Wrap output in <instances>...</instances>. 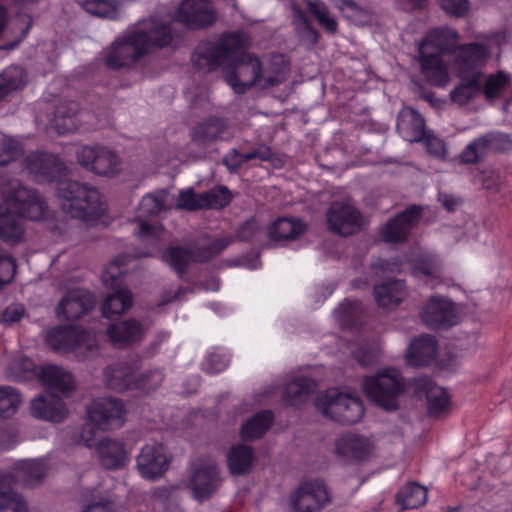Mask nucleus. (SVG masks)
Here are the masks:
<instances>
[{
  "label": "nucleus",
  "instance_id": "nucleus-3",
  "mask_svg": "<svg viewBox=\"0 0 512 512\" xmlns=\"http://www.w3.org/2000/svg\"><path fill=\"white\" fill-rule=\"evenodd\" d=\"M247 39L227 57L225 80L239 94L245 93L254 85L261 84L262 63L254 54L244 51Z\"/></svg>",
  "mask_w": 512,
  "mask_h": 512
},
{
  "label": "nucleus",
  "instance_id": "nucleus-10",
  "mask_svg": "<svg viewBox=\"0 0 512 512\" xmlns=\"http://www.w3.org/2000/svg\"><path fill=\"white\" fill-rule=\"evenodd\" d=\"M222 477L218 465L213 460L195 463L188 480V488L198 503L211 498L220 488Z\"/></svg>",
  "mask_w": 512,
  "mask_h": 512
},
{
  "label": "nucleus",
  "instance_id": "nucleus-21",
  "mask_svg": "<svg viewBox=\"0 0 512 512\" xmlns=\"http://www.w3.org/2000/svg\"><path fill=\"white\" fill-rule=\"evenodd\" d=\"M423 322L430 328H447L456 323L454 304L440 297H432L423 307L421 314Z\"/></svg>",
  "mask_w": 512,
  "mask_h": 512
},
{
  "label": "nucleus",
  "instance_id": "nucleus-48",
  "mask_svg": "<svg viewBox=\"0 0 512 512\" xmlns=\"http://www.w3.org/2000/svg\"><path fill=\"white\" fill-rule=\"evenodd\" d=\"M40 367L27 357L14 359L7 368V377L15 382H25L38 378Z\"/></svg>",
  "mask_w": 512,
  "mask_h": 512
},
{
  "label": "nucleus",
  "instance_id": "nucleus-54",
  "mask_svg": "<svg viewBox=\"0 0 512 512\" xmlns=\"http://www.w3.org/2000/svg\"><path fill=\"white\" fill-rule=\"evenodd\" d=\"M21 402L22 397L17 389L10 386H0V418L13 416Z\"/></svg>",
  "mask_w": 512,
  "mask_h": 512
},
{
  "label": "nucleus",
  "instance_id": "nucleus-49",
  "mask_svg": "<svg viewBox=\"0 0 512 512\" xmlns=\"http://www.w3.org/2000/svg\"><path fill=\"white\" fill-rule=\"evenodd\" d=\"M307 8L326 32L333 35L338 31V23L323 1L309 0Z\"/></svg>",
  "mask_w": 512,
  "mask_h": 512
},
{
  "label": "nucleus",
  "instance_id": "nucleus-13",
  "mask_svg": "<svg viewBox=\"0 0 512 512\" xmlns=\"http://www.w3.org/2000/svg\"><path fill=\"white\" fill-rule=\"evenodd\" d=\"M24 168L39 183H59L67 171L66 165L57 155L39 151L25 157Z\"/></svg>",
  "mask_w": 512,
  "mask_h": 512
},
{
  "label": "nucleus",
  "instance_id": "nucleus-9",
  "mask_svg": "<svg viewBox=\"0 0 512 512\" xmlns=\"http://www.w3.org/2000/svg\"><path fill=\"white\" fill-rule=\"evenodd\" d=\"M126 259L127 256L117 257L102 274L103 284L113 290L111 294L107 295L101 306L102 314L106 318L121 315L132 305L131 292L122 287L119 280L120 267L126 264Z\"/></svg>",
  "mask_w": 512,
  "mask_h": 512
},
{
  "label": "nucleus",
  "instance_id": "nucleus-4",
  "mask_svg": "<svg viewBox=\"0 0 512 512\" xmlns=\"http://www.w3.org/2000/svg\"><path fill=\"white\" fill-rule=\"evenodd\" d=\"M363 388L367 397L386 411L399 408L398 399L404 393L406 383L396 369H385L378 374L365 377Z\"/></svg>",
  "mask_w": 512,
  "mask_h": 512
},
{
  "label": "nucleus",
  "instance_id": "nucleus-30",
  "mask_svg": "<svg viewBox=\"0 0 512 512\" xmlns=\"http://www.w3.org/2000/svg\"><path fill=\"white\" fill-rule=\"evenodd\" d=\"M396 129L408 142H420L424 140L427 133L423 117L410 107H405L399 112Z\"/></svg>",
  "mask_w": 512,
  "mask_h": 512
},
{
  "label": "nucleus",
  "instance_id": "nucleus-24",
  "mask_svg": "<svg viewBox=\"0 0 512 512\" xmlns=\"http://www.w3.org/2000/svg\"><path fill=\"white\" fill-rule=\"evenodd\" d=\"M15 477L0 469V512H29V506L23 494L15 488Z\"/></svg>",
  "mask_w": 512,
  "mask_h": 512
},
{
  "label": "nucleus",
  "instance_id": "nucleus-34",
  "mask_svg": "<svg viewBox=\"0 0 512 512\" xmlns=\"http://www.w3.org/2000/svg\"><path fill=\"white\" fill-rule=\"evenodd\" d=\"M437 341L432 335H421L414 339L407 350V362L413 366H425L435 359Z\"/></svg>",
  "mask_w": 512,
  "mask_h": 512
},
{
  "label": "nucleus",
  "instance_id": "nucleus-26",
  "mask_svg": "<svg viewBox=\"0 0 512 512\" xmlns=\"http://www.w3.org/2000/svg\"><path fill=\"white\" fill-rule=\"evenodd\" d=\"M415 388L418 394L426 395L428 412L431 416L438 417L449 410L448 393L445 389L435 385L429 377L416 378Z\"/></svg>",
  "mask_w": 512,
  "mask_h": 512
},
{
  "label": "nucleus",
  "instance_id": "nucleus-6",
  "mask_svg": "<svg viewBox=\"0 0 512 512\" xmlns=\"http://www.w3.org/2000/svg\"><path fill=\"white\" fill-rule=\"evenodd\" d=\"M244 43V34L229 32L216 43L201 42L192 55L194 66L203 72H210L226 65L227 57Z\"/></svg>",
  "mask_w": 512,
  "mask_h": 512
},
{
  "label": "nucleus",
  "instance_id": "nucleus-22",
  "mask_svg": "<svg viewBox=\"0 0 512 512\" xmlns=\"http://www.w3.org/2000/svg\"><path fill=\"white\" fill-rule=\"evenodd\" d=\"M418 61L425 80L434 86L444 87L449 82V74L441 56L427 47L419 46Z\"/></svg>",
  "mask_w": 512,
  "mask_h": 512
},
{
  "label": "nucleus",
  "instance_id": "nucleus-46",
  "mask_svg": "<svg viewBox=\"0 0 512 512\" xmlns=\"http://www.w3.org/2000/svg\"><path fill=\"white\" fill-rule=\"evenodd\" d=\"M80 445L86 448H125L131 445L130 443L119 442L109 437L101 436L98 431L94 429L92 424L86 425L80 434Z\"/></svg>",
  "mask_w": 512,
  "mask_h": 512
},
{
  "label": "nucleus",
  "instance_id": "nucleus-23",
  "mask_svg": "<svg viewBox=\"0 0 512 512\" xmlns=\"http://www.w3.org/2000/svg\"><path fill=\"white\" fill-rule=\"evenodd\" d=\"M94 297L82 289L68 291L57 306V314L67 320H77L94 305Z\"/></svg>",
  "mask_w": 512,
  "mask_h": 512
},
{
  "label": "nucleus",
  "instance_id": "nucleus-29",
  "mask_svg": "<svg viewBox=\"0 0 512 512\" xmlns=\"http://www.w3.org/2000/svg\"><path fill=\"white\" fill-rule=\"evenodd\" d=\"M105 385L115 391L135 389L136 369L128 362H118L107 366L103 371Z\"/></svg>",
  "mask_w": 512,
  "mask_h": 512
},
{
  "label": "nucleus",
  "instance_id": "nucleus-17",
  "mask_svg": "<svg viewBox=\"0 0 512 512\" xmlns=\"http://www.w3.org/2000/svg\"><path fill=\"white\" fill-rule=\"evenodd\" d=\"M217 17L211 0H183L177 12V19L191 29L208 28Z\"/></svg>",
  "mask_w": 512,
  "mask_h": 512
},
{
  "label": "nucleus",
  "instance_id": "nucleus-45",
  "mask_svg": "<svg viewBox=\"0 0 512 512\" xmlns=\"http://www.w3.org/2000/svg\"><path fill=\"white\" fill-rule=\"evenodd\" d=\"M396 498L403 509H415L426 503L428 494L419 484L409 483L398 491Z\"/></svg>",
  "mask_w": 512,
  "mask_h": 512
},
{
  "label": "nucleus",
  "instance_id": "nucleus-50",
  "mask_svg": "<svg viewBox=\"0 0 512 512\" xmlns=\"http://www.w3.org/2000/svg\"><path fill=\"white\" fill-rule=\"evenodd\" d=\"M83 9L91 15L116 19L118 15V4L115 0H76Z\"/></svg>",
  "mask_w": 512,
  "mask_h": 512
},
{
  "label": "nucleus",
  "instance_id": "nucleus-39",
  "mask_svg": "<svg viewBox=\"0 0 512 512\" xmlns=\"http://www.w3.org/2000/svg\"><path fill=\"white\" fill-rule=\"evenodd\" d=\"M457 32L449 27H439L428 32L420 46L427 47L428 51L436 52L441 56L455 48L457 43Z\"/></svg>",
  "mask_w": 512,
  "mask_h": 512
},
{
  "label": "nucleus",
  "instance_id": "nucleus-20",
  "mask_svg": "<svg viewBox=\"0 0 512 512\" xmlns=\"http://www.w3.org/2000/svg\"><path fill=\"white\" fill-rule=\"evenodd\" d=\"M422 209L411 205L387 222L382 230V238L389 243H400L407 240L413 227L417 224Z\"/></svg>",
  "mask_w": 512,
  "mask_h": 512
},
{
  "label": "nucleus",
  "instance_id": "nucleus-59",
  "mask_svg": "<svg viewBox=\"0 0 512 512\" xmlns=\"http://www.w3.org/2000/svg\"><path fill=\"white\" fill-rule=\"evenodd\" d=\"M207 204H203L202 193L197 194L192 188L182 190L179 193L176 208L187 211H196L205 209Z\"/></svg>",
  "mask_w": 512,
  "mask_h": 512
},
{
  "label": "nucleus",
  "instance_id": "nucleus-36",
  "mask_svg": "<svg viewBox=\"0 0 512 512\" xmlns=\"http://www.w3.org/2000/svg\"><path fill=\"white\" fill-rule=\"evenodd\" d=\"M482 88V73L472 71L470 74H462L461 82L450 92L453 103L464 106L474 99Z\"/></svg>",
  "mask_w": 512,
  "mask_h": 512
},
{
  "label": "nucleus",
  "instance_id": "nucleus-27",
  "mask_svg": "<svg viewBox=\"0 0 512 512\" xmlns=\"http://www.w3.org/2000/svg\"><path fill=\"white\" fill-rule=\"evenodd\" d=\"M227 129V124L223 119L210 117L199 122L191 129L190 139L196 146L206 147L216 141L223 140Z\"/></svg>",
  "mask_w": 512,
  "mask_h": 512
},
{
  "label": "nucleus",
  "instance_id": "nucleus-1",
  "mask_svg": "<svg viewBox=\"0 0 512 512\" xmlns=\"http://www.w3.org/2000/svg\"><path fill=\"white\" fill-rule=\"evenodd\" d=\"M44 211L45 203L37 191L20 182L11 183L9 194L0 204V238L18 243L24 236L23 218L39 220Z\"/></svg>",
  "mask_w": 512,
  "mask_h": 512
},
{
  "label": "nucleus",
  "instance_id": "nucleus-42",
  "mask_svg": "<svg viewBox=\"0 0 512 512\" xmlns=\"http://www.w3.org/2000/svg\"><path fill=\"white\" fill-rule=\"evenodd\" d=\"M305 232V225L296 219L279 218L269 228V238L281 242L297 239Z\"/></svg>",
  "mask_w": 512,
  "mask_h": 512
},
{
  "label": "nucleus",
  "instance_id": "nucleus-5",
  "mask_svg": "<svg viewBox=\"0 0 512 512\" xmlns=\"http://www.w3.org/2000/svg\"><path fill=\"white\" fill-rule=\"evenodd\" d=\"M46 341L54 351L73 352L80 360H86L98 353L95 336L75 326H59L51 329Z\"/></svg>",
  "mask_w": 512,
  "mask_h": 512
},
{
  "label": "nucleus",
  "instance_id": "nucleus-58",
  "mask_svg": "<svg viewBox=\"0 0 512 512\" xmlns=\"http://www.w3.org/2000/svg\"><path fill=\"white\" fill-rule=\"evenodd\" d=\"M101 145H84L77 149L76 158L78 164L95 174L96 165H98V156Z\"/></svg>",
  "mask_w": 512,
  "mask_h": 512
},
{
  "label": "nucleus",
  "instance_id": "nucleus-52",
  "mask_svg": "<svg viewBox=\"0 0 512 512\" xmlns=\"http://www.w3.org/2000/svg\"><path fill=\"white\" fill-rule=\"evenodd\" d=\"M510 85V77L504 72L500 71L495 75L488 76L485 80L482 79L481 92L489 100L502 97L504 91Z\"/></svg>",
  "mask_w": 512,
  "mask_h": 512
},
{
  "label": "nucleus",
  "instance_id": "nucleus-7",
  "mask_svg": "<svg viewBox=\"0 0 512 512\" xmlns=\"http://www.w3.org/2000/svg\"><path fill=\"white\" fill-rule=\"evenodd\" d=\"M316 408L326 417L343 424L357 423L364 414L363 404L358 397L336 389L318 396Z\"/></svg>",
  "mask_w": 512,
  "mask_h": 512
},
{
  "label": "nucleus",
  "instance_id": "nucleus-8",
  "mask_svg": "<svg viewBox=\"0 0 512 512\" xmlns=\"http://www.w3.org/2000/svg\"><path fill=\"white\" fill-rule=\"evenodd\" d=\"M231 242V238H218L209 244L191 248L171 245L163 252L162 259L182 277L191 261H208L220 254Z\"/></svg>",
  "mask_w": 512,
  "mask_h": 512
},
{
  "label": "nucleus",
  "instance_id": "nucleus-38",
  "mask_svg": "<svg viewBox=\"0 0 512 512\" xmlns=\"http://www.w3.org/2000/svg\"><path fill=\"white\" fill-rule=\"evenodd\" d=\"M5 470L15 477V484L22 482L25 485H35L47 474V467L40 460L18 461L10 470Z\"/></svg>",
  "mask_w": 512,
  "mask_h": 512
},
{
  "label": "nucleus",
  "instance_id": "nucleus-60",
  "mask_svg": "<svg viewBox=\"0 0 512 512\" xmlns=\"http://www.w3.org/2000/svg\"><path fill=\"white\" fill-rule=\"evenodd\" d=\"M99 458L106 469H118L128 460L127 450H99Z\"/></svg>",
  "mask_w": 512,
  "mask_h": 512
},
{
  "label": "nucleus",
  "instance_id": "nucleus-16",
  "mask_svg": "<svg viewBox=\"0 0 512 512\" xmlns=\"http://www.w3.org/2000/svg\"><path fill=\"white\" fill-rule=\"evenodd\" d=\"M328 501V491L320 480L303 481L290 495L294 512H317Z\"/></svg>",
  "mask_w": 512,
  "mask_h": 512
},
{
  "label": "nucleus",
  "instance_id": "nucleus-62",
  "mask_svg": "<svg viewBox=\"0 0 512 512\" xmlns=\"http://www.w3.org/2000/svg\"><path fill=\"white\" fill-rule=\"evenodd\" d=\"M22 148L19 142L7 138H0V166H4L15 160L21 154Z\"/></svg>",
  "mask_w": 512,
  "mask_h": 512
},
{
  "label": "nucleus",
  "instance_id": "nucleus-41",
  "mask_svg": "<svg viewBox=\"0 0 512 512\" xmlns=\"http://www.w3.org/2000/svg\"><path fill=\"white\" fill-rule=\"evenodd\" d=\"M289 74V67L281 54L272 55L269 65L262 67L260 88L268 89L282 84Z\"/></svg>",
  "mask_w": 512,
  "mask_h": 512
},
{
  "label": "nucleus",
  "instance_id": "nucleus-56",
  "mask_svg": "<svg viewBox=\"0 0 512 512\" xmlns=\"http://www.w3.org/2000/svg\"><path fill=\"white\" fill-rule=\"evenodd\" d=\"M413 273L430 278L432 282L431 285L434 287V281L438 280L442 275V265L437 258L424 256L414 265Z\"/></svg>",
  "mask_w": 512,
  "mask_h": 512
},
{
  "label": "nucleus",
  "instance_id": "nucleus-37",
  "mask_svg": "<svg viewBox=\"0 0 512 512\" xmlns=\"http://www.w3.org/2000/svg\"><path fill=\"white\" fill-rule=\"evenodd\" d=\"M291 24L293 26V30L297 35L299 41L302 44L308 45L310 47L317 44L320 34L313 27L311 21L307 17L306 13L303 9L295 2L291 3Z\"/></svg>",
  "mask_w": 512,
  "mask_h": 512
},
{
  "label": "nucleus",
  "instance_id": "nucleus-15",
  "mask_svg": "<svg viewBox=\"0 0 512 512\" xmlns=\"http://www.w3.org/2000/svg\"><path fill=\"white\" fill-rule=\"evenodd\" d=\"M173 22L151 17L139 21L134 27L135 37L144 44L147 53L171 44L174 36Z\"/></svg>",
  "mask_w": 512,
  "mask_h": 512
},
{
  "label": "nucleus",
  "instance_id": "nucleus-11",
  "mask_svg": "<svg viewBox=\"0 0 512 512\" xmlns=\"http://www.w3.org/2000/svg\"><path fill=\"white\" fill-rule=\"evenodd\" d=\"M89 420L100 430L118 429L125 422L124 402L116 397H99L87 408Z\"/></svg>",
  "mask_w": 512,
  "mask_h": 512
},
{
  "label": "nucleus",
  "instance_id": "nucleus-2",
  "mask_svg": "<svg viewBox=\"0 0 512 512\" xmlns=\"http://www.w3.org/2000/svg\"><path fill=\"white\" fill-rule=\"evenodd\" d=\"M56 195L62 211L71 218L94 220L101 217L106 210L99 190L87 183L76 180L60 181Z\"/></svg>",
  "mask_w": 512,
  "mask_h": 512
},
{
  "label": "nucleus",
  "instance_id": "nucleus-14",
  "mask_svg": "<svg viewBox=\"0 0 512 512\" xmlns=\"http://www.w3.org/2000/svg\"><path fill=\"white\" fill-rule=\"evenodd\" d=\"M146 54L144 44L135 37L134 29H131L112 43L105 63L111 69H119L134 64Z\"/></svg>",
  "mask_w": 512,
  "mask_h": 512
},
{
  "label": "nucleus",
  "instance_id": "nucleus-47",
  "mask_svg": "<svg viewBox=\"0 0 512 512\" xmlns=\"http://www.w3.org/2000/svg\"><path fill=\"white\" fill-rule=\"evenodd\" d=\"M26 82L27 75L21 66L11 65L0 73V88L5 96L23 89Z\"/></svg>",
  "mask_w": 512,
  "mask_h": 512
},
{
  "label": "nucleus",
  "instance_id": "nucleus-55",
  "mask_svg": "<svg viewBox=\"0 0 512 512\" xmlns=\"http://www.w3.org/2000/svg\"><path fill=\"white\" fill-rule=\"evenodd\" d=\"M96 165L95 174L101 176H112L120 170V160L115 152L107 147L101 146Z\"/></svg>",
  "mask_w": 512,
  "mask_h": 512
},
{
  "label": "nucleus",
  "instance_id": "nucleus-33",
  "mask_svg": "<svg viewBox=\"0 0 512 512\" xmlns=\"http://www.w3.org/2000/svg\"><path fill=\"white\" fill-rule=\"evenodd\" d=\"M38 380L48 389L69 393L74 388V380L72 375L61 367L55 365L40 366Z\"/></svg>",
  "mask_w": 512,
  "mask_h": 512
},
{
  "label": "nucleus",
  "instance_id": "nucleus-40",
  "mask_svg": "<svg viewBox=\"0 0 512 512\" xmlns=\"http://www.w3.org/2000/svg\"><path fill=\"white\" fill-rule=\"evenodd\" d=\"M108 335L115 346L122 348L141 338L142 327L136 320L122 321L110 325Z\"/></svg>",
  "mask_w": 512,
  "mask_h": 512
},
{
  "label": "nucleus",
  "instance_id": "nucleus-28",
  "mask_svg": "<svg viewBox=\"0 0 512 512\" xmlns=\"http://www.w3.org/2000/svg\"><path fill=\"white\" fill-rule=\"evenodd\" d=\"M170 460L167 450H141L137 457V468L143 478L153 480L167 471Z\"/></svg>",
  "mask_w": 512,
  "mask_h": 512
},
{
  "label": "nucleus",
  "instance_id": "nucleus-35",
  "mask_svg": "<svg viewBox=\"0 0 512 512\" xmlns=\"http://www.w3.org/2000/svg\"><path fill=\"white\" fill-rule=\"evenodd\" d=\"M407 295L403 281L387 278L374 286V296L377 304L383 308L397 306Z\"/></svg>",
  "mask_w": 512,
  "mask_h": 512
},
{
  "label": "nucleus",
  "instance_id": "nucleus-25",
  "mask_svg": "<svg viewBox=\"0 0 512 512\" xmlns=\"http://www.w3.org/2000/svg\"><path fill=\"white\" fill-rule=\"evenodd\" d=\"M30 411L35 418L55 423L62 422L67 416L65 403L52 393L34 398L31 401Z\"/></svg>",
  "mask_w": 512,
  "mask_h": 512
},
{
  "label": "nucleus",
  "instance_id": "nucleus-51",
  "mask_svg": "<svg viewBox=\"0 0 512 512\" xmlns=\"http://www.w3.org/2000/svg\"><path fill=\"white\" fill-rule=\"evenodd\" d=\"M363 308L361 302L357 300H345L335 311L338 321L343 326H356L362 318Z\"/></svg>",
  "mask_w": 512,
  "mask_h": 512
},
{
  "label": "nucleus",
  "instance_id": "nucleus-32",
  "mask_svg": "<svg viewBox=\"0 0 512 512\" xmlns=\"http://www.w3.org/2000/svg\"><path fill=\"white\" fill-rule=\"evenodd\" d=\"M316 390L317 383L314 379L299 376L286 385L282 401L285 405L298 407L306 403Z\"/></svg>",
  "mask_w": 512,
  "mask_h": 512
},
{
  "label": "nucleus",
  "instance_id": "nucleus-44",
  "mask_svg": "<svg viewBox=\"0 0 512 512\" xmlns=\"http://www.w3.org/2000/svg\"><path fill=\"white\" fill-rule=\"evenodd\" d=\"M273 421L271 411H262L247 420L241 428V435L244 440L252 441L260 438L270 428Z\"/></svg>",
  "mask_w": 512,
  "mask_h": 512
},
{
  "label": "nucleus",
  "instance_id": "nucleus-53",
  "mask_svg": "<svg viewBox=\"0 0 512 512\" xmlns=\"http://www.w3.org/2000/svg\"><path fill=\"white\" fill-rule=\"evenodd\" d=\"M254 461L253 450H229L228 468L233 475H242L249 471Z\"/></svg>",
  "mask_w": 512,
  "mask_h": 512
},
{
  "label": "nucleus",
  "instance_id": "nucleus-57",
  "mask_svg": "<svg viewBox=\"0 0 512 512\" xmlns=\"http://www.w3.org/2000/svg\"><path fill=\"white\" fill-rule=\"evenodd\" d=\"M203 204H207L205 209H221L226 207L231 201V192L226 186H216L203 192Z\"/></svg>",
  "mask_w": 512,
  "mask_h": 512
},
{
  "label": "nucleus",
  "instance_id": "nucleus-43",
  "mask_svg": "<svg viewBox=\"0 0 512 512\" xmlns=\"http://www.w3.org/2000/svg\"><path fill=\"white\" fill-rule=\"evenodd\" d=\"M77 112L78 105L73 102L60 104L56 108L52 125L58 134L72 133L77 129Z\"/></svg>",
  "mask_w": 512,
  "mask_h": 512
},
{
  "label": "nucleus",
  "instance_id": "nucleus-61",
  "mask_svg": "<svg viewBox=\"0 0 512 512\" xmlns=\"http://www.w3.org/2000/svg\"><path fill=\"white\" fill-rule=\"evenodd\" d=\"M16 268V260L7 251L0 249V288L13 280Z\"/></svg>",
  "mask_w": 512,
  "mask_h": 512
},
{
  "label": "nucleus",
  "instance_id": "nucleus-18",
  "mask_svg": "<svg viewBox=\"0 0 512 512\" xmlns=\"http://www.w3.org/2000/svg\"><path fill=\"white\" fill-rule=\"evenodd\" d=\"M362 216L350 203L333 202L327 211L328 228L341 236H350L361 228Z\"/></svg>",
  "mask_w": 512,
  "mask_h": 512
},
{
  "label": "nucleus",
  "instance_id": "nucleus-12",
  "mask_svg": "<svg viewBox=\"0 0 512 512\" xmlns=\"http://www.w3.org/2000/svg\"><path fill=\"white\" fill-rule=\"evenodd\" d=\"M512 150V137L509 134L491 131L470 142L459 155L462 164H477L490 152Z\"/></svg>",
  "mask_w": 512,
  "mask_h": 512
},
{
  "label": "nucleus",
  "instance_id": "nucleus-31",
  "mask_svg": "<svg viewBox=\"0 0 512 512\" xmlns=\"http://www.w3.org/2000/svg\"><path fill=\"white\" fill-rule=\"evenodd\" d=\"M489 47L481 43H469L456 50V64L461 74H470L489 57Z\"/></svg>",
  "mask_w": 512,
  "mask_h": 512
},
{
  "label": "nucleus",
  "instance_id": "nucleus-19",
  "mask_svg": "<svg viewBox=\"0 0 512 512\" xmlns=\"http://www.w3.org/2000/svg\"><path fill=\"white\" fill-rule=\"evenodd\" d=\"M165 199L166 194L164 192L147 194L141 199L137 215L140 219V223L138 230L136 231V234L140 238H158L161 235L163 231V227L161 225H151L144 219L158 216L161 212L165 211Z\"/></svg>",
  "mask_w": 512,
  "mask_h": 512
},
{
  "label": "nucleus",
  "instance_id": "nucleus-63",
  "mask_svg": "<svg viewBox=\"0 0 512 512\" xmlns=\"http://www.w3.org/2000/svg\"><path fill=\"white\" fill-rule=\"evenodd\" d=\"M163 373L160 370H151L140 375H136L135 389L155 390L163 381Z\"/></svg>",
  "mask_w": 512,
  "mask_h": 512
},
{
  "label": "nucleus",
  "instance_id": "nucleus-64",
  "mask_svg": "<svg viewBox=\"0 0 512 512\" xmlns=\"http://www.w3.org/2000/svg\"><path fill=\"white\" fill-rule=\"evenodd\" d=\"M372 445L373 443L369 438L349 432L339 438L336 448H369Z\"/></svg>",
  "mask_w": 512,
  "mask_h": 512
}]
</instances>
